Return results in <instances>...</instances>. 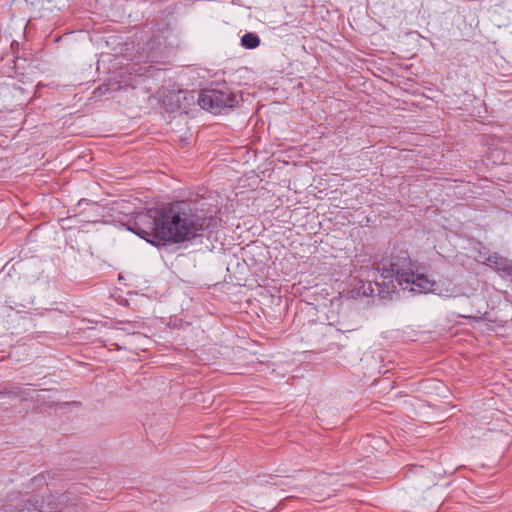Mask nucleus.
I'll return each mask as SVG.
<instances>
[{
    "label": "nucleus",
    "instance_id": "0eeeda50",
    "mask_svg": "<svg viewBox=\"0 0 512 512\" xmlns=\"http://www.w3.org/2000/svg\"><path fill=\"white\" fill-rule=\"evenodd\" d=\"M181 98H185L184 92L179 90L177 93L171 94V101L167 103L169 111H175V109L181 108ZM166 104V101H163Z\"/></svg>",
    "mask_w": 512,
    "mask_h": 512
},
{
    "label": "nucleus",
    "instance_id": "6e6552de",
    "mask_svg": "<svg viewBox=\"0 0 512 512\" xmlns=\"http://www.w3.org/2000/svg\"><path fill=\"white\" fill-rule=\"evenodd\" d=\"M499 270H501L505 276L510 277L512 280V264L508 263L507 261L501 262Z\"/></svg>",
    "mask_w": 512,
    "mask_h": 512
},
{
    "label": "nucleus",
    "instance_id": "f03ea898",
    "mask_svg": "<svg viewBox=\"0 0 512 512\" xmlns=\"http://www.w3.org/2000/svg\"><path fill=\"white\" fill-rule=\"evenodd\" d=\"M418 265L409 253L405 245H395L388 256L383 257L377 265L379 278L375 284L380 288L379 294H390L395 292L403 281L407 283L406 277H411L412 272H417Z\"/></svg>",
    "mask_w": 512,
    "mask_h": 512
},
{
    "label": "nucleus",
    "instance_id": "1a4fd4ad",
    "mask_svg": "<svg viewBox=\"0 0 512 512\" xmlns=\"http://www.w3.org/2000/svg\"><path fill=\"white\" fill-rule=\"evenodd\" d=\"M130 85H131L130 81H128V80H121V81L118 82V86L115 87L114 89H121V88H123L125 86H130Z\"/></svg>",
    "mask_w": 512,
    "mask_h": 512
},
{
    "label": "nucleus",
    "instance_id": "7ed1b4c3",
    "mask_svg": "<svg viewBox=\"0 0 512 512\" xmlns=\"http://www.w3.org/2000/svg\"><path fill=\"white\" fill-rule=\"evenodd\" d=\"M198 103L201 108L213 114L221 113L226 108H233L238 103L236 95L228 88L204 89L200 92Z\"/></svg>",
    "mask_w": 512,
    "mask_h": 512
},
{
    "label": "nucleus",
    "instance_id": "f257e3e1",
    "mask_svg": "<svg viewBox=\"0 0 512 512\" xmlns=\"http://www.w3.org/2000/svg\"><path fill=\"white\" fill-rule=\"evenodd\" d=\"M214 222L196 215L187 201H175L138 213L129 230L154 246H164L202 236Z\"/></svg>",
    "mask_w": 512,
    "mask_h": 512
},
{
    "label": "nucleus",
    "instance_id": "39448f33",
    "mask_svg": "<svg viewBox=\"0 0 512 512\" xmlns=\"http://www.w3.org/2000/svg\"><path fill=\"white\" fill-rule=\"evenodd\" d=\"M15 512H61L53 507H49V510H44L43 506L38 505V502H33L31 500L26 501L21 508L16 510Z\"/></svg>",
    "mask_w": 512,
    "mask_h": 512
},
{
    "label": "nucleus",
    "instance_id": "423d86ee",
    "mask_svg": "<svg viewBox=\"0 0 512 512\" xmlns=\"http://www.w3.org/2000/svg\"><path fill=\"white\" fill-rule=\"evenodd\" d=\"M260 44V38L256 33H246L241 38V45L246 49H254Z\"/></svg>",
    "mask_w": 512,
    "mask_h": 512
},
{
    "label": "nucleus",
    "instance_id": "20e7f679",
    "mask_svg": "<svg viewBox=\"0 0 512 512\" xmlns=\"http://www.w3.org/2000/svg\"><path fill=\"white\" fill-rule=\"evenodd\" d=\"M407 283L401 282L397 289L403 290V291H409L413 293H428L433 291V287L435 285V282L430 280L426 275L424 274H418L416 272H412L411 277H406Z\"/></svg>",
    "mask_w": 512,
    "mask_h": 512
}]
</instances>
